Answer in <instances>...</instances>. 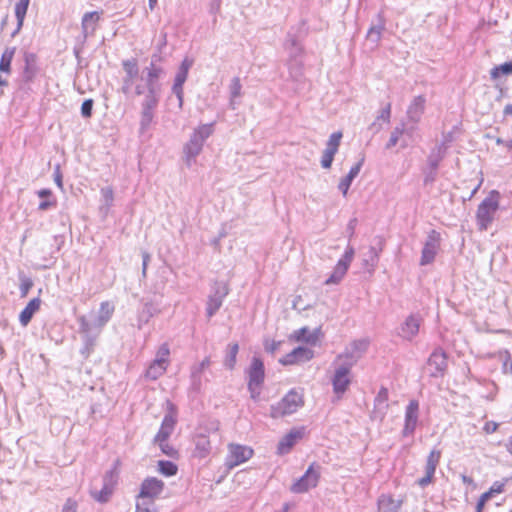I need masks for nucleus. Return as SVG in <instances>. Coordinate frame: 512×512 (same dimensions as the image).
<instances>
[{"instance_id":"nucleus-1","label":"nucleus","mask_w":512,"mask_h":512,"mask_svg":"<svg viewBox=\"0 0 512 512\" xmlns=\"http://www.w3.org/2000/svg\"><path fill=\"white\" fill-rule=\"evenodd\" d=\"M214 123L202 124L190 136L189 141L183 147V161L190 168L197 156L202 152L205 141L213 134Z\"/></svg>"},{"instance_id":"nucleus-2","label":"nucleus","mask_w":512,"mask_h":512,"mask_svg":"<svg viewBox=\"0 0 512 512\" xmlns=\"http://www.w3.org/2000/svg\"><path fill=\"white\" fill-rule=\"evenodd\" d=\"M500 194L492 190L487 197L479 204L476 212V220L481 231H485L494 220V216L499 209Z\"/></svg>"},{"instance_id":"nucleus-3","label":"nucleus","mask_w":512,"mask_h":512,"mask_svg":"<svg viewBox=\"0 0 512 512\" xmlns=\"http://www.w3.org/2000/svg\"><path fill=\"white\" fill-rule=\"evenodd\" d=\"M248 375V391L250 397L254 401H258L261 394V387L265 379V368L263 361L258 357H253L249 368Z\"/></svg>"},{"instance_id":"nucleus-4","label":"nucleus","mask_w":512,"mask_h":512,"mask_svg":"<svg viewBox=\"0 0 512 512\" xmlns=\"http://www.w3.org/2000/svg\"><path fill=\"white\" fill-rule=\"evenodd\" d=\"M102 482L101 489H97L94 485L90 488V496L96 502L104 504L111 499L118 482L116 467L105 472Z\"/></svg>"},{"instance_id":"nucleus-5","label":"nucleus","mask_w":512,"mask_h":512,"mask_svg":"<svg viewBox=\"0 0 512 512\" xmlns=\"http://www.w3.org/2000/svg\"><path fill=\"white\" fill-rule=\"evenodd\" d=\"M304 405L303 397L295 390H290L281 401L271 406V416L273 418L290 415Z\"/></svg>"},{"instance_id":"nucleus-6","label":"nucleus","mask_w":512,"mask_h":512,"mask_svg":"<svg viewBox=\"0 0 512 512\" xmlns=\"http://www.w3.org/2000/svg\"><path fill=\"white\" fill-rule=\"evenodd\" d=\"M353 363L340 365L335 369L333 378H332V386L333 392L335 393V399L333 402L339 401L342 398V395L347 391L351 384L350 371Z\"/></svg>"},{"instance_id":"nucleus-7","label":"nucleus","mask_w":512,"mask_h":512,"mask_svg":"<svg viewBox=\"0 0 512 512\" xmlns=\"http://www.w3.org/2000/svg\"><path fill=\"white\" fill-rule=\"evenodd\" d=\"M355 250L348 244L343 256L338 260L332 274L326 279V285L338 284L343 279L354 258Z\"/></svg>"},{"instance_id":"nucleus-8","label":"nucleus","mask_w":512,"mask_h":512,"mask_svg":"<svg viewBox=\"0 0 512 512\" xmlns=\"http://www.w3.org/2000/svg\"><path fill=\"white\" fill-rule=\"evenodd\" d=\"M23 61L24 66L21 72V82L24 86L29 87L40 73L38 56L33 52H24Z\"/></svg>"},{"instance_id":"nucleus-9","label":"nucleus","mask_w":512,"mask_h":512,"mask_svg":"<svg viewBox=\"0 0 512 512\" xmlns=\"http://www.w3.org/2000/svg\"><path fill=\"white\" fill-rule=\"evenodd\" d=\"M229 293V287L224 282H216L212 288V292L208 297L206 315L211 318L222 306L224 298Z\"/></svg>"},{"instance_id":"nucleus-10","label":"nucleus","mask_w":512,"mask_h":512,"mask_svg":"<svg viewBox=\"0 0 512 512\" xmlns=\"http://www.w3.org/2000/svg\"><path fill=\"white\" fill-rule=\"evenodd\" d=\"M320 478V466L317 469L314 468V464H311L306 470L303 476H301L293 485L290 490L293 493H305L309 489L317 486Z\"/></svg>"},{"instance_id":"nucleus-11","label":"nucleus","mask_w":512,"mask_h":512,"mask_svg":"<svg viewBox=\"0 0 512 512\" xmlns=\"http://www.w3.org/2000/svg\"><path fill=\"white\" fill-rule=\"evenodd\" d=\"M192 65H193L192 59H190L188 57L184 58L180 64L178 71L174 78L172 92L178 99V106L180 109L183 106V96H184L183 85H184L185 81L187 80L188 72H189L190 68L192 67Z\"/></svg>"},{"instance_id":"nucleus-12","label":"nucleus","mask_w":512,"mask_h":512,"mask_svg":"<svg viewBox=\"0 0 512 512\" xmlns=\"http://www.w3.org/2000/svg\"><path fill=\"white\" fill-rule=\"evenodd\" d=\"M440 241H441V236H440L439 232H437L436 230H431L428 233L427 239L424 243V246H423V249L421 252V258H420L421 266L431 264L435 260L436 254L440 247Z\"/></svg>"},{"instance_id":"nucleus-13","label":"nucleus","mask_w":512,"mask_h":512,"mask_svg":"<svg viewBox=\"0 0 512 512\" xmlns=\"http://www.w3.org/2000/svg\"><path fill=\"white\" fill-rule=\"evenodd\" d=\"M170 354L167 345H162L156 355L155 360L150 364L146 370V377L151 380H157L167 369L168 356Z\"/></svg>"},{"instance_id":"nucleus-14","label":"nucleus","mask_w":512,"mask_h":512,"mask_svg":"<svg viewBox=\"0 0 512 512\" xmlns=\"http://www.w3.org/2000/svg\"><path fill=\"white\" fill-rule=\"evenodd\" d=\"M229 455L226 464L229 468L238 466L248 461L253 456V449L240 444H229Z\"/></svg>"},{"instance_id":"nucleus-15","label":"nucleus","mask_w":512,"mask_h":512,"mask_svg":"<svg viewBox=\"0 0 512 512\" xmlns=\"http://www.w3.org/2000/svg\"><path fill=\"white\" fill-rule=\"evenodd\" d=\"M164 489V482L156 477H148L143 480L138 494L139 500H151L158 497Z\"/></svg>"},{"instance_id":"nucleus-16","label":"nucleus","mask_w":512,"mask_h":512,"mask_svg":"<svg viewBox=\"0 0 512 512\" xmlns=\"http://www.w3.org/2000/svg\"><path fill=\"white\" fill-rule=\"evenodd\" d=\"M302 27L299 26L297 28H291L288 31L285 42L284 49L289 54V60H296L303 54V46L300 42V32Z\"/></svg>"},{"instance_id":"nucleus-17","label":"nucleus","mask_w":512,"mask_h":512,"mask_svg":"<svg viewBox=\"0 0 512 512\" xmlns=\"http://www.w3.org/2000/svg\"><path fill=\"white\" fill-rule=\"evenodd\" d=\"M419 418V403L417 400H411L406 406L405 423L402 430V436L408 437L414 434Z\"/></svg>"},{"instance_id":"nucleus-18","label":"nucleus","mask_w":512,"mask_h":512,"mask_svg":"<svg viewBox=\"0 0 512 512\" xmlns=\"http://www.w3.org/2000/svg\"><path fill=\"white\" fill-rule=\"evenodd\" d=\"M441 458V451L433 449L427 457L425 465V476L420 478L417 483L420 487L424 488L432 482L435 474L436 467L439 464Z\"/></svg>"},{"instance_id":"nucleus-19","label":"nucleus","mask_w":512,"mask_h":512,"mask_svg":"<svg viewBox=\"0 0 512 512\" xmlns=\"http://www.w3.org/2000/svg\"><path fill=\"white\" fill-rule=\"evenodd\" d=\"M122 67L126 75L122 81L121 91L127 95L131 91L133 80L139 74V68L137 60L134 58L122 61Z\"/></svg>"},{"instance_id":"nucleus-20","label":"nucleus","mask_w":512,"mask_h":512,"mask_svg":"<svg viewBox=\"0 0 512 512\" xmlns=\"http://www.w3.org/2000/svg\"><path fill=\"white\" fill-rule=\"evenodd\" d=\"M79 331L83 335L86 347H92L100 332H97V320L90 323L84 315L78 317Z\"/></svg>"},{"instance_id":"nucleus-21","label":"nucleus","mask_w":512,"mask_h":512,"mask_svg":"<svg viewBox=\"0 0 512 512\" xmlns=\"http://www.w3.org/2000/svg\"><path fill=\"white\" fill-rule=\"evenodd\" d=\"M421 321L420 315H409L400 327L399 336L406 340H412L419 332Z\"/></svg>"},{"instance_id":"nucleus-22","label":"nucleus","mask_w":512,"mask_h":512,"mask_svg":"<svg viewBox=\"0 0 512 512\" xmlns=\"http://www.w3.org/2000/svg\"><path fill=\"white\" fill-rule=\"evenodd\" d=\"M314 353L311 349L307 347H296L290 353L286 354L279 361L282 365H292L298 362H305L312 359Z\"/></svg>"},{"instance_id":"nucleus-23","label":"nucleus","mask_w":512,"mask_h":512,"mask_svg":"<svg viewBox=\"0 0 512 512\" xmlns=\"http://www.w3.org/2000/svg\"><path fill=\"white\" fill-rule=\"evenodd\" d=\"M428 365L430 367H434V371L431 372V376L438 377L443 375L447 368L446 353L440 348L435 349L428 359Z\"/></svg>"},{"instance_id":"nucleus-24","label":"nucleus","mask_w":512,"mask_h":512,"mask_svg":"<svg viewBox=\"0 0 512 512\" xmlns=\"http://www.w3.org/2000/svg\"><path fill=\"white\" fill-rule=\"evenodd\" d=\"M165 74L164 68L161 65L149 64L143 70L142 80L146 83V86L161 87L159 79Z\"/></svg>"},{"instance_id":"nucleus-25","label":"nucleus","mask_w":512,"mask_h":512,"mask_svg":"<svg viewBox=\"0 0 512 512\" xmlns=\"http://www.w3.org/2000/svg\"><path fill=\"white\" fill-rule=\"evenodd\" d=\"M303 434V429H292L279 441L277 446L278 454L284 455L288 453L291 450V448L295 445L297 440L302 438Z\"/></svg>"},{"instance_id":"nucleus-26","label":"nucleus","mask_w":512,"mask_h":512,"mask_svg":"<svg viewBox=\"0 0 512 512\" xmlns=\"http://www.w3.org/2000/svg\"><path fill=\"white\" fill-rule=\"evenodd\" d=\"M176 425V418L172 414H166L162 420L161 427L155 435L153 442H163L169 439L174 431Z\"/></svg>"},{"instance_id":"nucleus-27","label":"nucleus","mask_w":512,"mask_h":512,"mask_svg":"<svg viewBox=\"0 0 512 512\" xmlns=\"http://www.w3.org/2000/svg\"><path fill=\"white\" fill-rule=\"evenodd\" d=\"M426 99L424 96L419 95L414 97L407 109V117L409 121L418 123L425 110Z\"/></svg>"},{"instance_id":"nucleus-28","label":"nucleus","mask_w":512,"mask_h":512,"mask_svg":"<svg viewBox=\"0 0 512 512\" xmlns=\"http://www.w3.org/2000/svg\"><path fill=\"white\" fill-rule=\"evenodd\" d=\"M161 97V87L146 86V94L141 103L142 110L154 111Z\"/></svg>"},{"instance_id":"nucleus-29","label":"nucleus","mask_w":512,"mask_h":512,"mask_svg":"<svg viewBox=\"0 0 512 512\" xmlns=\"http://www.w3.org/2000/svg\"><path fill=\"white\" fill-rule=\"evenodd\" d=\"M100 19L98 12H87L82 17L81 27L83 40L85 41L89 36L93 35L96 30L97 23Z\"/></svg>"},{"instance_id":"nucleus-30","label":"nucleus","mask_w":512,"mask_h":512,"mask_svg":"<svg viewBox=\"0 0 512 512\" xmlns=\"http://www.w3.org/2000/svg\"><path fill=\"white\" fill-rule=\"evenodd\" d=\"M195 449L193 451V456L199 459H203L207 457L212 449L211 442L209 437L204 434L196 435L194 439Z\"/></svg>"},{"instance_id":"nucleus-31","label":"nucleus","mask_w":512,"mask_h":512,"mask_svg":"<svg viewBox=\"0 0 512 512\" xmlns=\"http://www.w3.org/2000/svg\"><path fill=\"white\" fill-rule=\"evenodd\" d=\"M401 500H395L391 495L382 494L377 501L378 512H399Z\"/></svg>"},{"instance_id":"nucleus-32","label":"nucleus","mask_w":512,"mask_h":512,"mask_svg":"<svg viewBox=\"0 0 512 512\" xmlns=\"http://www.w3.org/2000/svg\"><path fill=\"white\" fill-rule=\"evenodd\" d=\"M41 300L40 298H33L29 301L26 307L21 311L19 315V321L22 326H27L31 321L35 312H37L40 308Z\"/></svg>"},{"instance_id":"nucleus-33","label":"nucleus","mask_w":512,"mask_h":512,"mask_svg":"<svg viewBox=\"0 0 512 512\" xmlns=\"http://www.w3.org/2000/svg\"><path fill=\"white\" fill-rule=\"evenodd\" d=\"M378 17V23L372 25L366 35L367 41L373 43L374 45H377L379 41L381 40L382 33L385 29V19L381 13L377 15Z\"/></svg>"},{"instance_id":"nucleus-34","label":"nucleus","mask_w":512,"mask_h":512,"mask_svg":"<svg viewBox=\"0 0 512 512\" xmlns=\"http://www.w3.org/2000/svg\"><path fill=\"white\" fill-rule=\"evenodd\" d=\"M446 152L447 145H445V143H440L434 147L427 158L428 167L438 169L440 162L446 155Z\"/></svg>"},{"instance_id":"nucleus-35","label":"nucleus","mask_w":512,"mask_h":512,"mask_svg":"<svg viewBox=\"0 0 512 512\" xmlns=\"http://www.w3.org/2000/svg\"><path fill=\"white\" fill-rule=\"evenodd\" d=\"M36 194L39 198L42 199V201L38 205V210L47 211L57 206V200L53 196L52 191L50 189H40L36 192Z\"/></svg>"},{"instance_id":"nucleus-36","label":"nucleus","mask_w":512,"mask_h":512,"mask_svg":"<svg viewBox=\"0 0 512 512\" xmlns=\"http://www.w3.org/2000/svg\"><path fill=\"white\" fill-rule=\"evenodd\" d=\"M114 312V306L108 302H102L100 304L99 315L97 317V332H100L101 329L109 322Z\"/></svg>"},{"instance_id":"nucleus-37","label":"nucleus","mask_w":512,"mask_h":512,"mask_svg":"<svg viewBox=\"0 0 512 512\" xmlns=\"http://www.w3.org/2000/svg\"><path fill=\"white\" fill-rule=\"evenodd\" d=\"M30 0H19L15 5V16L17 19V28L12 36H15L23 26V22L28 10Z\"/></svg>"},{"instance_id":"nucleus-38","label":"nucleus","mask_w":512,"mask_h":512,"mask_svg":"<svg viewBox=\"0 0 512 512\" xmlns=\"http://www.w3.org/2000/svg\"><path fill=\"white\" fill-rule=\"evenodd\" d=\"M16 52L15 47H7L1 55L0 72L10 74L11 63Z\"/></svg>"},{"instance_id":"nucleus-39","label":"nucleus","mask_w":512,"mask_h":512,"mask_svg":"<svg viewBox=\"0 0 512 512\" xmlns=\"http://www.w3.org/2000/svg\"><path fill=\"white\" fill-rule=\"evenodd\" d=\"M242 84L239 77H234L229 85L230 102L229 106L232 110L236 109V99L241 97Z\"/></svg>"},{"instance_id":"nucleus-40","label":"nucleus","mask_w":512,"mask_h":512,"mask_svg":"<svg viewBox=\"0 0 512 512\" xmlns=\"http://www.w3.org/2000/svg\"><path fill=\"white\" fill-rule=\"evenodd\" d=\"M238 351H239L238 343L228 344L225 359H224V366L227 369H229V370L234 369Z\"/></svg>"},{"instance_id":"nucleus-41","label":"nucleus","mask_w":512,"mask_h":512,"mask_svg":"<svg viewBox=\"0 0 512 512\" xmlns=\"http://www.w3.org/2000/svg\"><path fill=\"white\" fill-rule=\"evenodd\" d=\"M292 337L298 342L302 341L310 344H314L317 340L315 333H310L307 327L295 330Z\"/></svg>"},{"instance_id":"nucleus-42","label":"nucleus","mask_w":512,"mask_h":512,"mask_svg":"<svg viewBox=\"0 0 512 512\" xmlns=\"http://www.w3.org/2000/svg\"><path fill=\"white\" fill-rule=\"evenodd\" d=\"M342 136V132L340 131L332 133L327 141L324 151H327L335 156V154L338 152Z\"/></svg>"},{"instance_id":"nucleus-43","label":"nucleus","mask_w":512,"mask_h":512,"mask_svg":"<svg viewBox=\"0 0 512 512\" xmlns=\"http://www.w3.org/2000/svg\"><path fill=\"white\" fill-rule=\"evenodd\" d=\"M287 65H288L290 77L295 81H299L303 75L302 63L298 59H296V60L291 59V60H288Z\"/></svg>"},{"instance_id":"nucleus-44","label":"nucleus","mask_w":512,"mask_h":512,"mask_svg":"<svg viewBox=\"0 0 512 512\" xmlns=\"http://www.w3.org/2000/svg\"><path fill=\"white\" fill-rule=\"evenodd\" d=\"M209 365H210V358L206 357V358H204L202 360V362L197 367L193 368L192 373H191V377H192V381H193V386L196 389H198L199 384H200V374Z\"/></svg>"},{"instance_id":"nucleus-45","label":"nucleus","mask_w":512,"mask_h":512,"mask_svg":"<svg viewBox=\"0 0 512 512\" xmlns=\"http://www.w3.org/2000/svg\"><path fill=\"white\" fill-rule=\"evenodd\" d=\"M406 132L404 123H401L400 125L396 126L393 131L391 132L390 138L388 142L385 145L386 149H391L392 147L396 146L398 143L400 137Z\"/></svg>"},{"instance_id":"nucleus-46","label":"nucleus","mask_w":512,"mask_h":512,"mask_svg":"<svg viewBox=\"0 0 512 512\" xmlns=\"http://www.w3.org/2000/svg\"><path fill=\"white\" fill-rule=\"evenodd\" d=\"M512 74V61L505 62L501 65L495 66L492 68L490 75L491 78L497 79L501 75H510Z\"/></svg>"},{"instance_id":"nucleus-47","label":"nucleus","mask_w":512,"mask_h":512,"mask_svg":"<svg viewBox=\"0 0 512 512\" xmlns=\"http://www.w3.org/2000/svg\"><path fill=\"white\" fill-rule=\"evenodd\" d=\"M158 468L160 473L168 477L176 475L178 471V467L175 463L166 460H160L158 462Z\"/></svg>"},{"instance_id":"nucleus-48","label":"nucleus","mask_w":512,"mask_h":512,"mask_svg":"<svg viewBox=\"0 0 512 512\" xmlns=\"http://www.w3.org/2000/svg\"><path fill=\"white\" fill-rule=\"evenodd\" d=\"M378 243L375 246H371L369 249L370 252V261L372 262V266H374L379 259V254L383 249L384 246V239L381 237H378Z\"/></svg>"},{"instance_id":"nucleus-49","label":"nucleus","mask_w":512,"mask_h":512,"mask_svg":"<svg viewBox=\"0 0 512 512\" xmlns=\"http://www.w3.org/2000/svg\"><path fill=\"white\" fill-rule=\"evenodd\" d=\"M100 192H101V196H102L104 205L106 206L107 209H109L112 206L113 201H114V191H113L112 187H110V186L103 187Z\"/></svg>"},{"instance_id":"nucleus-50","label":"nucleus","mask_w":512,"mask_h":512,"mask_svg":"<svg viewBox=\"0 0 512 512\" xmlns=\"http://www.w3.org/2000/svg\"><path fill=\"white\" fill-rule=\"evenodd\" d=\"M367 347H368V342L365 339L354 341L352 343L351 357L352 358L354 357V353H358V355L356 357V358H358L363 352H365L367 350Z\"/></svg>"},{"instance_id":"nucleus-51","label":"nucleus","mask_w":512,"mask_h":512,"mask_svg":"<svg viewBox=\"0 0 512 512\" xmlns=\"http://www.w3.org/2000/svg\"><path fill=\"white\" fill-rule=\"evenodd\" d=\"M154 118V112L153 111H141V119H140V128L141 130H146L150 124L152 123Z\"/></svg>"},{"instance_id":"nucleus-52","label":"nucleus","mask_w":512,"mask_h":512,"mask_svg":"<svg viewBox=\"0 0 512 512\" xmlns=\"http://www.w3.org/2000/svg\"><path fill=\"white\" fill-rule=\"evenodd\" d=\"M135 512H157V510L154 508L153 501L145 499L137 502Z\"/></svg>"},{"instance_id":"nucleus-53","label":"nucleus","mask_w":512,"mask_h":512,"mask_svg":"<svg viewBox=\"0 0 512 512\" xmlns=\"http://www.w3.org/2000/svg\"><path fill=\"white\" fill-rule=\"evenodd\" d=\"M155 444H157L159 446V448L161 449L163 454H165L171 458L176 457L178 454L177 450L168 443V440L163 441V442H156Z\"/></svg>"},{"instance_id":"nucleus-54","label":"nucleus","mask_w":512,"mask_h":512,"mask_svg":"<svg viewBox=\"0 0 512 512\" xmlns=\"http://www.w3.org/2000/svg\"><path fill=\"white\" fill-rule=\"evenodd\" d=\"M94 101L86 99L81 105V115L83 118H90L92 116Z\"/></svg>"},{"instance_id":"nucleus-55","label":"nucleus","mask_w":512,"mask_h":512,"mask_svg":"<svg viewBox=\"0 0 512 512\" xmlns=\"http://www.w3.org/2000/svg\"><path fill=\"white\" fill-rule=\"evenodd\" d=\"M391 118V104L387 103L385 107H383L377 116V121L382 120L383 122L389 123Z\"/></svg>"},{"instance_id":"nucleus-56","label":"nucleus","mask_w":512,"mask_h":512,"mask_svg":"<svg viewBox=\"0 0 512 512\" xmlns=\"http://www.w3.org/2000/svg\"><path fill=\"white\" fill-rule=\"evenodd\" d=\"M53 178L55 184L62 190L63 189V175L61 172L60 164L54 166Z\"/></svg>"},{"instance_id":"nucleus-57","label":"nucleus","mask_w":512,"mask_h":512,"mask_svg":"<svg viewBox=\"0 0 512 512\" xmlns=\"http://www.w3.org/2000/svg\"><path fill=\"white\" fill-rule=\"evenodd\" d=\"M502 370L505 374H512V357L508 352L504 354Z\"/></svg>"},{"instance_id":"nucleus-58","label":"nucleus","mask_w":512,"mask_h":512,"mask_svg":"<svg viewBox=\"0 0 512 512\" xmlns=\"http://www.w3.org/2000/svg\"><path fill=\"white\" fill-rule=\"evenodd\" d=\"M353 179L348 177L347 175L341 179L338 188L342 192L343 196H346L348 193V190L351 186Z\"/></svg>"},{"instance_id":"nucleus-59","label":"nucleus","mask_w":512,"mask_h":512,"mask_svg":"<svg viewBox=\"0 0 512 512\" xmlns=\"http://www.w3.org/2000/svg\"><path fill=\"white\" fill-rule=\"evenodd\" d=\"M363 163H364V156L361 157V159L351 167L347 176L354 180L358 176V174L363 166Z\"/></svg>"},{"instance_id":"nucleus-60","label":"nucleus","mask_w":512,"mask_h":512,"mask_svg":"<svg viewBox=\"0 0 512 512\" xmlns=\"http://www.w3.org/2000/svg\"><path fill=\"white\" fill-rule=\"evenodd\" d=\"M33 282L30 278H23L20 284V292L21 296L25 297L27 296L29 290L32 288Z\"/></svg>"},{"instance_id":"nucleus-61","label":"nucleus","mask_w":512,"mask_h":512,"mask_svg":"<svg viewBox=\"0 0 512 512\" xmlns=\"http://www.w3.org/2000/svg\"><path fill=\"white\" fill-rule=\"evenodd\" d=\"M333 159H334V155L330 154L327 151H323V154H322V157H321V166L324 169L331 168Z\"/></svg>"},{"instance_id":"nucleus-62","label":"nucleus","mask_w":512,"mask_h":512,"mask_svg":"<svg viewBox=\"0 0 512 512\" xmlns=\"http://www.w3.org/2000/svg\"><path fill=\"white\" fill-rule=\"evenodd\" d=\"M388 400V390L382 387L375 397V406L384 404Z\"/></svg>"},{"instance_id":"nucleus-63","label":"nucleus","mask_w":512,"mask_h":512,"mask_svg":"<svg viewBox=\"0 0 512 512\" xmlns=\"http://www.w3.org/2000/svg\"><path fill=\"white\" fill-rule=\"evenodd\" d=\"M437 170L438 169H433V168L428 167V170L425 171V176H424V184L425 185L435 182V180L437 178Z\"/></svg>"},{"instance_id":"nucleus-64","label":"nucleus","mask_w":512,"mask_h":512,"mask_svg":"<svg viewBox=\"0 0 512 512\" xmlns=\"http://www.w3.org/2000/svg\"><path fill=\"white\" fill-rule=\"evenodd\" d=\"M61 512H77V503L72 499H67Z\"/></svg>"}]
</instances>
